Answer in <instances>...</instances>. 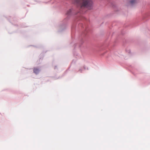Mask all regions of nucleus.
Returning <instances> with one entry per match:
<instances>
[{
	"instance_id": "obj_3",
	"label": "nucleus",
	"mask_w": 150,
	"mask_h": 150,
	"mask_svg": "<svg viewBox=\"0 0 150 150\" xmlns=\"http://www.w3.org/2000/svg\"><path fill=\"white\" fill-rule=\"evenodd\" d=\"M136 1L135 0H132L130 1V3L131 4H133L135 3Z\"/></svg>"
},
{
	"instance_id": "obj_1",
	"label": "nucleus",
	"mask_w": 150,
	"mask_h": 150,
	"mask_svg": "<svg viewBox=\"0 0 150 150\" xmlns=\"http://www.w3.org/2000/svg\"><path fill=\"white\" fill-rule=\"evenodd\" d=\"M77 4L78 6L81 9L86 8L90 10L93 8V2L92 0H79Z\"/></svg>"
},
{
	"instance_id": "obj_2",
	"label": "nucleus",
	"mask_w": 150,
	"mask_h": 150,
	"mask_svg": "<svg viewBox=\"0 0 150 150\" xmlns=\"http://www.w3.org/2000/svg\"><path fill=\"white\" fill-rule=\"evenodd\" d=\"M33 71L35 73L37 74L39 72V70L37 68H35L33 70Z\"/></svg>"
},
{
	"instance_id": "obj_4",
	"label": "nucleus",
	"mask_w": 150,
	"mask_h": 150,
	"mask_svg": "<svg viewBox=\"0 0 150 150\" xmlns=\"http://www.w3.org/2000/svg\"><path fill=\"white\" fill-rule=\"evenodd\" d=\"M71 9L69 10L67 12V14L69 15L70 14L71 12Z\"/></svg>"
}]
</instances>
